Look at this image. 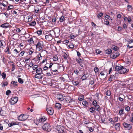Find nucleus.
I'll return each mask as SVG.
<instances>
[{
	"mask_svg": "<svg viewBox=\"0 0 133 133\" xmlns=\"http://www.w3.org/2000/svg\"><path fill=\"white\" fill-rule=\"evenodd\" d=\"M42 129L44 130L49 132L51 130V128L49 123H46L43 125Z\"/></svg>",
	"mask_w": 133,
	"mask_h": 133,
	"instance_id": "obj_1",
	"label": "nucleus"
},
{
	"mask_svg": "<svg viewBox=\"0 0 133 133\" xmlns=\"http://www.w3.org/2000/svg\"><path fill=\"white\" fill-rule=\"evenodd\" d=\"M56 129L58 132V133H66L64 131V127L61 125L57 126L56 127Z\"/></svg>",
	"mask_w": 133,
	"mask_h": 133,
	"instance_id": "obj_2",
	"label": "nucleus"
},
{
	"mask_svg": "<svg viewBox=\"0 0 133 133\" xmlns=\"http://www.w3.org/2000/svg\"><path fill=\"white\" fill-rule=\"evenodd\" d=\"M60 67L61 66H59L58 64H54L52 67L51 69V72H52V71L58 72V70Z\"/></svg>",
	"mask_w": 133,
	"mask_h": 133,
	"instance_id": "obj_3",
	"label": "nucleus"
},
{
	"mask_svg": "<svg viewBox=\"0 0 133 133\" xmlns=\"http://www.w3.org/2000/svg\"><path fill=\"white\" fill-rule=\"evenodd\" d=\"M43 46V42L42 41L39 42L36 45V49H38L39 51L42 50V46Z\"/></svg>",
	"mask_w": 133,
	"mask_h": 133,
	"instance_id": "obj_4",
	"label": "nucleus"
},
{
	"mask_svg": "<svg viewBox=\"0 0 133 133\" xmlns=\"http://www.w3.org/2000/svg\"><path fill=\"white\" fill-rule=\"evenodd\" d=\"M18 101V97H13L9 100V102L11 104H14L16 103Z\"/></svg>",
	"mask_w": 133,
	"mask_h": 133,
	"instance_id": "obj_5",
	"label": "nucleus"
},
{
	"mask_svg": "<svg viewBox=\"0 0 133 133\" xmlns=\"http://www.w3.org/2000/svg\"><path fill=\"white\" fill-rule=\"evenodd\" d=\"M123 125L125 128H127L128 130L131 129L132 127L131 124H129L126 122H124Z\"/></svg>",
	"mask_w": 133,
	"mask_h": 133,
	"instance_id": "obj_6",
	"label": "nucleus"
},
{
	"mask_svg": "<svg viewBox=\"0 0 133 133\" xmlns=\"http://www.w3.org/2000/svg\"><path fill=\"white\" fill-rule=\"evenodd\" d=\"M76 61L82 67H83V64L84 63V60L83 59H81L80 58H78L76 59Z\"/></svg>",
	"mask_w": 133,
	"mask_h": 133,
	"instance_id": "obj_7",
	"label": "nucleus"
},
{
	"mask_svg": "<svg viewBox=\"0 0 133 133\" xmlns=\"http://www.w3.org/2000/svg\"><path fill=\"white\" fill-rule=\"evenodd\" d=\"M27 117H26L24 114H21L18 117V119L20 121H24L26 119Z\"/></svg>",
	"mask_w": 133,
	"mask_h": 133,
	"instance_id": "obj_8",
	"label": "nucleus"
},
{
	"mask_svg": "<svg viewBox=\"0 0 133 133\" xmlns=\"http://www.w3.org/2000/svg\"><path fill=\"white\" fill-rule=\"evenodd\" d=\"M129 69H127L123 68L121 69V70L119 71L118 73L120 74H123L129 71Z\"/></svg>",
	"mask_w": 133,
	"mask_h": 133,
	"instance_id": "obj_9",
	"label": "nucleus"
},
{
	"mask_svg": "<svg viewBox=\"0 0 133 133\" xmlns=\"http://www.w3.org/2000/svg\"><path fill=\"white\" fill-rule=\"evenodd\" d=\"M127 47L128 48L130 49L133 47V40L131 39L128 43Z\"/></svg>",
	"mask_w": 133,
	"mask_h": 133,
	"instance_id": "obj_10",
	"label": "nucleus"
},
{
	"mask_svg": "<svg viewBox=\"0 0 133 133\" xmlns=\"http://www.w3.org/2000/svg\"><path fill=\"white\" fill-rule=\"evenodd\" d=\"M46 111L50 115H52L54 113V110L53 108L51 107H49L48 108H47L46 109Z\"/></svg>",
	"mask_w": 133,
	"mask_h": 133,
	"instance_id": "obj_11",
	"label": "nucleus"
},
{
	"mask_svg": "<svg viewBox=\"0 0 133 133\" xmlns=\"http://www.w3.org/2000/svg\"><path fill=\"white\" fill-rule=\"evenodd\" d=\"M45 39L48 41L51 40L52 39V35L50 34L49 35H45Z\"/></svg>",
	"mask_w": 133,
	"mask_h": 133,
	"instance_id": "obj_12",
	"label": "nucleus"
},
{
	"mask_svg": "<svg viewBox=\"0 0 133 133\" xmlns=\"http://www.w3.org/2000/svg\"><path fill=\"white\" fill-rule=\"evenodd\" d=\"M5 42L3 40H0V48L3 49L5 45Z\"/></svg>",
	"mask_w": 133,
	"mask_h": 133,
	"instance_id": "obj_13",
	"label": "nucleus"
},
{
	"mask_svg": "<svg viewBox=\"0 0 133 133\" xmlns=\"http://www.w3.org/2000/svg\"><path fill=\"white\" fill-rule=\"evenodd\" d=\"M57 98L58 100L61 101H63L64 99V98L63 97V95H58L57 96Z\"/></svg>",
	"mask_w": 133,
	"mask_h": 133,
	"instance_id": "obj_14",
	"label": "nucleus"
},
{
	"mask_svg": "<svg viewBox=\"0 0 133 133\" xmlns=\"http://www.w3.org/2000/svg\"><path fill=\"white\" fill-rule=\"evenodd\" d=\"M123 68V66H121V65H119L118 66H116L115 68V70L116 71H119L121 69H122V68Z\"/></svg>",
	"mask_w": 133,
	"mask_h": 133,
	"instance_id": "obj_15",
	"label": "nucleus"
},
{
	"mask_svg": "<svg viewBox=\"0 0 133 133\" xmlns=\"http://www.w3.org/2000/svg\"><path fill=\"white\" fill-rule=\"evenodd\" d=\"M120 124L119 123H116L115 126L116 130H117L119 131L120 129Z\"/></svg>",
	"mask_w": 133,
	"mask_h": 133,
	"instance_id": "obj_16",
	"label": "nucleus"
},
{
	"mask_svg": "<svg viewBox=\"0 0 133 133\" xmlns=\"http://www.w3.org/2000/svg\"><path fill=\"white\" fill-rule=\"evenodd\" d=\"M43 71L40 68L37 69L36 70V72L37 74H40L42 73Z\"/></svg>",
	"mask_w": 133,
	"mask_h": 133,
	"instance_id": "obj_17",
	"label": "nucleus"
},
{
	"mask_svg": "<svg viewBox=\"0 0 133 133\" xmlns=\"http://www.w3.org/2000/svg\"><path fill=\"white\" fill-rule=\"evenodd\" d=\"M9 26V23H4L1 25V27L4 28H6L8 27Z\"/></svg>",
	"mask_w": 133,
	"mask_h": 133,
	"instance_id": "obj_18",
	"label": "nucleus"
},
{
	"mask_svg": "<svg viewBox=\"0 0 133 133\" xmlns=\"http://www.w3.org/2000/svg\"><path fill=\"white\" fill-rule=\"evenodd\" d=\"M89 77V75H88L87 73L86 74L84 75L81 77V78L82 80H84L86 79L87 78Z\"/></svg>",
	"mask_w": 133,
	"mask_h": 133,
	"instance_id": "obj_19",
	"label": "nucleus"
},
{
	"mask_svg": "<svg viewBox=\"0 0 133 133\" xmlns=\"http://www.w3.org/2000/svg\"><path fill=\"white\" fill-rule=\"evenodd\" d=\"M61 104L59 103H56L55 105V107L58 109H60L61 108Z\"/></svg>",
	"mask_w": 133,
	"mask_h": 133,
	"instance_id": "obj_20",
	"label": "nucleus"
},
{
	"mask_svg": "<svg viewBox=\"0 0 133 133\" xmlns=\"http://www.w3.org/2000/svg\"><path fill=\"white\" fill-rule=\"evenodd\" d=\"M84 95L82 94H81L80 95L78 98V100L80 101H82L83 100H84Z\"/></svg>",
	"mask_w": 133,
	"mask_h": 133,
	"instance_id": "obj_21",
	"label": "nucleus"
},
{
	"mask_svg": "<svg viewBox=\"0 0 133 133\" xmlns=\"http://www.w3.org/2000/svg\"><path fill=\"white\" fill-rule=\"evenodd\" d=\"M83 105L85 107H87L88 106V103L86 101V100H84L82 102Z\"/></svg>",
	"mask_w": 133,
	"mask_h": 133,
	"instance_id": "obj_22",
	"label": "nucleus"
},
{
	"mask_svg": "<svg viewBox=\"0 0 133 133\" xmlns=\"http://www.w3.org/2000/svg\"><path fill=\"white\" fill-rule=\"evenodd\" d=\"M28 41L29 43H30V44L32 45L34 43V41L32 38H31L29 39L28 40Z\"/></svg>",
	"mask_w": 133,
	"mask_h": 133,
	"instance_id": "obj_23",
	"label": "nucleus"
},
{
	"mask_svg": "<svg viewBox=\"0 0 133 133\" xmlns=\"http://www.w3.org/2000/svg\"><path fill=\"white\" fill-rule=\"evenodd\" d=\"M19 77H20V76H18V82L21 84H22L24 82L23 80L21 78H18Z\"/></svg>",
	"mask_w": 133,
	"mask_h": 133,
	"instance_id": "obj_24",
	"label": "nucleus"
},
{
	"mask_svg": "<svg viewBox=\"0 0 133 133\" xmlns=\"http://www.w3.org/2000/svg\"><path fill=\"white\" fill-rule=\"evenodd\" d=\"M124 113V110L122 108H121L119 110L118 114L119 115L121 116Z\"/></svg>",
	"mask_w": 133,
	"mask_h": 133,
	"instance_id": "obj_25",
	"label": "nucleus"
},
{
	"mask_svg": "<svg viewBox=\"0 0 133 133\" xmlns=\"http://www.w3.org/2000/svg\"><path fill=\"white\" fill-rule=\"evenodd\" d=\"M42 76L41 74H37L35 76V78L38 79H41L42 78Z\"/></svg>",
	"mask_w": 133,
	"mask_h": 133,
	"instance_id": "obj_26",
	"label": "nucleus"
},
{
	"mask_svg": "<svg viewBox=\"0 0 133 133\" xmlns=\"http://www.w3.org/2000/svg\"><path fill=\"white\" fill-rule=\"evenodd\" d=\"M39 6L38 5L36 6L35 7L34 10L36 13L38 12L39 11Z\"/></svg>",
	"mask_w": 133,
	"mask_h": 133,
	"instance_id": "obj_27",
	"label": "nucleus"
},
{
	"mask_svg": "<svg viewBox=\"0 0 133 133\" xmlns=\"http://www.w3.org/2000/svg\"><path fill=\"white\" fill-rule=\"evenodd\" d=\"M95 109L96 111L98 112H99L101 110V109L100 108L99 106L98 105H96L95 106Z\"/></svg>",
	"mask_w": 133,
	"mask_h": 133,
	"instance_id": "obj_28",
	"label": "nucleus"
},
{
	"mask_svg": "<svg viewBox=\"0 0 133 133\" xmlns=\"http://www.w3.org/2000/svg\"><path fill=\"white\" fill-rule=\"evenodd\" d=\"M105 53L108 54H110L112 52L111 50L110 49H108L105 50Z\"/></svg>",
	"mask_w": 133,
	"mask_h": 133,
	"instance_id": "obj_29",
	"label": "nucleus"
},
{
	"mask_svg": "<svg viewBox=\"0 0 133 133\" xmlns=\"http://www.w3.org/2000/svg\"><path fill=\"white\" fill-rule=\"evenodd\" d=\"M14 8V6L12 5H10L8 6V9L6 10V12H7L9 10L12 9Z\"/></svg>",
	"mask_w": 133,
	"mask_h": 133,
	"instance_id": "obj_30",
	"label": "nucleus"
},
{
	"mask_svg": "<svg viewBox=\"0 0 133 133\" xmlns=\"http://www.w3.org/2000/svg\"><path fill=\"white\" fill-rule=\"evenodd\" d=\"M18 82H17L15 81H12L11 82V84H12L14 87H17V86Z\"/></svg>",
	"mask_w": 133,
	"mask_h": 133,
	"instance_id": "obj_31",
	"label": "nucleus"
},
{
	"mask_svg": "<svg viewBox=\"0 0 133 133\" xmlns=\"http://www.w3.org/2000/svg\"><path fill=\"white\" fill-rule=\"evenodd\" d=\"M36 24V22L35 21H32V22H31L29 24L31 26H34Z\"/></svg>",
	"mask_w": 133,
	"mask_h": 133,
	"instance_id": "obj_32",
	"label": "nucleus"
},
{
	"mask_svg": "<svg viewBox=\"0 0 133 133\" xmlns=\"http://www.w3.org/2000/svg\"><path fill=\"white\" fill-rule=\"evenodd\" d=\"M46 119L45 118H39V121L40 122H43L45 121H46Z\"/></svg>",
	"mask_w": 133,
	"mask_h": 133,
	"instance_id": "obj_33",
	"label": "nucleus"
},
{
	"mask_svg": "<svg viewBox=\"0 0 133 133\" xmlns=\"http://www.w3.org/2000/svg\"><path fill=\"white\" fill-rule=\"evenodd\" d=\"M65 18L64 16H62L60 18L59 21L60 22H63L64 21Z\"/></svg>",
	"mask_w": 133,
	"mask_h": 133,
	"instance_id": "obj_34",
	"label": "nucleus"
},
{
	"mask_svg": "<svg viewBox=\"0 0 133 133\" xmlns=\"http://www.w3.org/2000/svg\"><path fill=\"white\" fill-rule=\"evenodd\" d=\"M5 112L4 111L1 109L0 111V115L2 116H3L4 115Z\"/></svg>",
	"mask_w": 133,
	"mask_h": 133,
	"instance_id": "obj_35",
	"label": "nucleus"
},
{
	"mask_svg": "<svg viewBox=\"0 0 133 133\" xmlns=\"http://www.w3.org/2000/svg\"><path fill=\"white\" fill-rule=\"evenodd\" d=\"M90 112L93 113L95 112V108L93 107H91L90 109Z\"/></svg>",
	"mask_w": 133,
	"mask_h": 133,
	"instance_id": "obj_36",
	"label": "nucleus"
},
{
	"mask_svg": "<svg viewBox=\"0 0 133 133\" xmlns=\"http://www.w3.org/2000/svg\"><path fill=\"white\" fill-rule=\"evenodd\" d=\"M42 59V56H41V54H39L37 55V59L38 60H40Z\"/></svg>",
	"mask_w": 133,
	"mask_h": 133,
	"instance_id": "obj_37",
	"label": "nucleus"
},
{
	"mask_svg": "<svg viewBox=\"0 0 133 133\" xmlns=\"http://www.w3.org/2000/svg\"><path fill=\"white\" fill-rule=\"evenodd\" d=\"M112 49L115 51H117L118 49V48L115 46H113L112 47Z\"/></svg>",
	"mask_w": 133,
	"mask_h": 133,
	"instance_id": "obj_38",
	"label": "nucleus"
},
{
	"mask_svg": "<svg viewBox=\"0 0 133 133\" xmlns=\"http://www.w3.org/2000/svg\"><path fill=\"white\" fill-rule=\"evenodd\" d=\"M114 75H111L110 76V77L109 79V80L110 81H112V80H114V79H115V78H114Z\"/></svg>",
	"mask_w": 133,
	"mask_h": 133,
	"instance_id": "obj_39",
	"label": "nucleus"
},
{
	"mask_svg": "<svg viewBox=\"0 0 133 133\" xmlns=\"http://www.w3.org/2000/svg\"><path fill=\"white\" fill-rule=\"evenodd\" d=\"M5 52H6L7 54H10V53L9 52V49L8 46L6 48V49Z\"/></svg>",
	"mask_w": 133,
	"mask_h": 133,
	"instance_id": "obj_40",
	"label": "nucleus"
},
{
	"mask_svg": "<svg viewBox=\"0 0 133 133\" xmlns=\"http://www.w3.org/2000/svg\"><path fill=\"white\" fill-rule=\"evenodd\" d=\"M2 76V78L3 79H5L6 77V74L4 72L2 73L1 75Z\"/></svg>",
	"mask_w": 133,
	"mask_h": 133,
	"instance_id": "obj_41",
	"label": "nucleus"
},
{
	"mask_svg": "<svg viewBox=\"0 0 133 133\" xmlns=\"http://www.w3.org/2000/svg\"><path fill=\"white\" fill-rule=\"evenodd\" d=\"M106 94L107 96H110L111 94V92L110 90H107L106 93Z\"/></svg>",
	"mask_w": 133,
	"mask_h": 133,
	"instance_id": "obj_42",
	"label": "nucleus"
},
{
	"mask_svg": "<svg viewBox=\"0 0 133 133\" xmlns=\"http://www.w3.org/2000/svg\"><path fill=\"white\" fill-rule=\"evenodd\" d=\"M69 48L71 49H72L74 48V45L72 43H70V45L68 46Z\"/></svg>",
	"mask_w": 133,
	"mask_h": 133,
	"instance_id": "obj_43",
	"label": "nucleus"
},
{
	"mask_svg": "<svg viewBox=\"0 0 133 133\" xmlns=\"http://www.w3.org/2000/svg\"><path fill=\"white\" fill-rule=\"evenodd\" d=\"M8 84V83L7 82H5L3 83L2 86L4 87L5 86H6Z\"/></svg>",
	"mask_w": 133,
	"mask_h": 133,
	"instance_id": "obj_44",
	"label": "nucleus"
},
{
	"mask_svg": "<svg viewBox=\"0 0 133 133\" xmlns=\"http://www.w3.org/2000/svg\"><path fill=\"white\" fill-rule=\"evenodd\" d=\"M73 83V84L75 86L79 84V82L77 81H74Z\"/></svg>",
	"mask_w": 133,
	"mask_h": 133,
	"instance_id": "obj_45",
	"label": "nucleus"
},
{
	"mask_svg": "<svg viewBox=\"0 0 133 133\" xmlns=\"http://www.w3.org/2000/svg\"><path fill=\"white\" fill-rule=\"evenodd\" d=\"M53 59L54 61H56L58 60V58L57 56H55L53 57Z\"/></svg>",
	"mask_w": 133,
	"mask_h": 133,
	"instance_id": "obj_46",
	"label": "nucleus"
},
{
	"mask_svg": "<svg viewBox=\"0 0 133 133\" xmlns=\"http://www.w3.org/2000/svg\"><path fill=\"white\" fill-rule=\"evenodd\" d=\"M103 15V13L102 12H100L97 15V17L98 18H99L101 17Z\"/></svg>",
	"mask_w": 133,
	"mask_h": 133,
	"instance_id": "obj_47",
	"label": "nucleus"
},
{
	"mask_svg": "<svg viewBox=\"0 0 133 133\" xmlns=\"http://www.w3.org/2000/svg\"><path fill=\"white\" fill-rule=\"evenodd\" d=\"M94 71L95 73H96L99 71V70L98 68L95 67L94 69Z\"/></svg>",
	"mask_w": 133,
	"mask_h": 133,
	"instance_id": "obj_48",
	"label": "nucleus"
},
{
	"mask_svg": "<svg viewBox=\"0 0 133 133\" xmlns=\"http://www.w3.org/2000/svg\"><path fill=\"white\" fill-rule=\"evenodd\" d=\"M105 18L106 20H108L109 19V18L111 19V18L108 15H107L105 16Z\"/></svg>",
	"mask_w": 133,
	"mask_h": 133,
	"instance_id": "obj_49",
	"label": "nucleus"
},
{
	"mask_svg": "<svg viewBox=\"0 0 133 133\" xmlns=\"http://www.w3.org/2000/svg\"><path fill=\"white\" fill-rule=\"evenodd\" d=\"M7 12H4V14L6 18H8L9 15L10 13H7Z\"/></svg>",
	"mask_w": 133,
	"mask_h": 133,
	"instance_id": "obj_50",
	"label": "nucleus"
},
{
	"mask_svg": "<svg viewBox=\"0 0 133 133\" xmlns=\"http://www.w3.org/2000/svg\"><path fill=\"white\" fill-rule=\"evenodd\" d=\"M12 125H18L19 123L17 122H11Z\"/></svg>",
	"mask_w": 133,
	"mask_h": 133,
	"instance_id": "obj_51",
	"label": "nucleus"
},
{
	"mask_svg": "<svg viewBox=\"0 0 133 133\" xmlns=\"http://www.w3.org/2000/svg\"><path fill=\"white\" fill-rule=\"evenodd\" d=\"M130 108L129 106H127L125 108V110L128 112L130 111Z\"/></svg>",
	"mask_w": 133,
	"mask_h": 133,
	"instance_id": "obj_52",
	"label": "nucleus"
},
{
	"mask_svg": "<svg viewBox=\"0 0 133 133\" xmlns=\"http://www.w3.org/2000/svg\"><path fill=\"white\" fill-rule=\"evenodd\" d=\"M111 58L113 59H115L117 57L115 54H112L111 55Z\"/></svg>",
	"mask_w": 133,
	"mask_h": 133,
	"instance_id": "obj_53",
	"label": "nucleus"
},
{
	"mask_svg": "<svg viewBox=\"0 0 133 133\" xmlns=\"http://www.w3.org/2000/svg\"><path fill=\"white\" fill-rule=\"evenodd\" d=\"M109 121L111 122V124H114L115 123L113 119L112 118H110L109 119Z\"/></svg>",
	"mask_w": 133,
	"mask_h": 133,
	"instance_id": "obj_54",
	"label": "nucleus"
},
{
	"mask_svg": "<svg viewBox=\"0 0 133 133\" xmlns=\"http://www.w3.org/2000/svg\"><path fill=\"white\" fill-rule=\"evenodd\" d=\"M132 6L131 5H128L127 6V8L129 11L130 10L132 9Z\"/></svg>",
	"mask_w": 133,
	"mask_h": 133,
	"instance_id": "obj_55",
	"label": "nucleus"
},
{
	"mask_svg": "<svg viewBox=\"0 0 133 133\" xmlns=\"http://www.w3.org/2000/svg\"><path fill=\"white\" fill-rule=\"evenodd\" d=\"M113 119L115 123V122H117L118 120L117 117H116L114 118H113Z\"/></svg>",
	"mask_w": 133,
	"mask_h": 133,
	"instance_id": "obj_56",
	"label": "nucleus"
},
{
	"mask_svg": "<svg viewBox=\"0 0 133 133\" xmlns=\"http://www.w3.org/2000/svg\"><path fill=\"white\" fill-rule=\"evenodd\" d=\"M11 92V91L10 90H7L6 92V94L7 95H8Z\"/></svg>",
	"mask_w": 133,
	"mask_h": 133,
	"instance_id": "obj_57",
	"label": "nucleus"
},
{
	"mask_svg": "<svg viewBox=\"0 0 133 133\" xmlns=\"http://www.w3.org/2000/svg\"><path fill=\"white\" fill-rule=\"evenodd\" d=\"M53 65L54 64H53L52 63H50L49 64V67H48L49 68L51 69Z\"/></svg>",
	"mask_w": 133,
	"mask_h": 133,
	"instance_id": "obj_58",
	"label": "nucleus"
},
{
	"mask_svg": "<svg viewBox=\"0 0 133 133\" xmlns=\"http://www.w3.org/2000/svg\"><path fill=\"white\" fill-rule=\"evenodd\" d=\"M92 104H93V105L94 106H96V105H98L97 104V102L95 100H94L93 102H92Z\"/></svg>",
	"mask_w": 133,
	"mask_h": 133,
	"instance_id": "obj_59",
	"label": "nucleus"
},
{
	"mask_svg": "<svg viewBox=\"0 0 133 133\" xmlns=\"http://www.w3.org/2000/svg\"><path fill=\"white\" fill-rule=\"evenodd\" d=\"M127 20L129 23H130V22L131 21H132L131 18V17L130 16H128V17Z\"/></svg>",
	"mask_w": 133,
	"mask_h": 133,
	"instance_id": "obj_60",
	"label": "nucleus"
},
{
	"mask_svg": "<svg viewBox=\"0 0 133 133\" xmlns=\"http://www.w3.org/2000/svg\"><path fill=\"white\" fill-rule=\"evenodd\" d=\"M63 57L65 59H66L68 57V55L65 52L64 53Z\"/></svg>",
	"mask_w": 133,
	"mask_h": 133,
	"instance_id": "obj_61",
	"label": "nucleus"
},
{
	"mask_svg": "<svg viewBox=\"0 0 133 133\" xmlns=\"http://www.w3.org/2000/svg\"><path fill=\"white\" fill-rule=\"evenodd\" d=\"M96 53L98 54H100L101 52V51L99 49H97L96 50Z\"/></svg>",
	"mask_w": 133,
	"mask_h": 133,
	"instance_id": "obj_62",
	"label": "nucleus"
},
{
	"mask_svg": "<svg viewBox=\"0 0 133 133\" xmlns=\"http://www.w3.org/2000/svg\"><path fill=\"white\" fill-rule=\"evenodd\" d=\"M75 36L74 35L70 34V38L71 39H74L75 37Z\"/></svg>",
	"mask_w": 133,
	"mask_h": 133,
	"instance_id": "obj_63",
	"label": "nucleus"
},
{
	"mask_svg": "<svg viewBox=\"0 0 133 133\" xmlns=\"http://www.w3.org/2000/svg\"><path fill=\"white\" fill-rule=\"evenodd\" d=\"M129 121L130 122L133 123V117H131L129 118Z\"/></svg>",
	"mask_w": 133,
	"mask_h": 133,
	"instance_id": "obj_64",
	"label": "nucleus"
}]
</instances>
